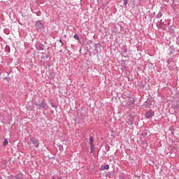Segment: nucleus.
Returning <instances> with one entry per match:
<instances>
[{
	"mask_svg": "<svg viewBox=\"0 0 179 179\" xmlns=\"http://www.w3.org/2000/svg\"><path fill=\"white\" fill-rule=\"evenodd\" d=\"M35 105H36L38 107H40V108H43V113L44 115L45 114V110H48V105L47 104L45 99H43L39 104L35 103Z\"/></svg>",
	"mask_w": 179,
	"mask_h": 179,
	"instance_id": "obj_1",
	"label": "nucleus"
},
{
	"mask_svg": "<svg viewBox=\"0 0 179 179\" xmlns=\"http://www.w3.org/2000/svg\"><path fill=\"white\" fill-rule=\"evenodd\" d=\"M35 27L38 31H44V30L45 29L44 27V24H43V23H41V21H40V20L36 21V22L35 24Z\"/></svg>",
	"mask_w": 179,
	"mask_h": 179,
	"instance_id": "obj_2",
	"label": "nucleus"
},
{
	"mask_svg": "<svg viewBox=\"0 0 179 179\" xmlns=\"http://www.w3.org/2000/svg\"><path fill=\"white\" fill-rule=\"evenodd\" d=\"M135 106V99L134 98H129L126 101V106L128 108H132Z\"/></svg>",
	"mask_w": 179,
	"mask_h": 179,
	"instance_id": "obj_3",
	"label": "nucleus"
},
{
	"mask_svg": "<svg viewBox=\"0 0 179 179\" xmlns=\"http://www.w3.org/2000/svg\"><path fill=\"white\" fill-rule=\"evenodd\" d=\"M31 142L36 146V148H38L40 146V142H38V140L34 139V138H31Z\"/></svg>",
	"mask_w": 179,
	"mask_h": 179,
	"instance_id": "obj_4",
	"label": "nucleus"
},
{
	"mask_svg": "<svg viewBox=\"0 0 179 179\" xmlns=\"http://www.w3.org/2000/svg\"><path fill=\"white\" fill-rule=\"evenodd\" d=\"M155 115V112L152 110L148 111L145 113V118H152Z\"/></svg>",
	"mask_w": 179,
	"mask_h": 179,
	"instance_id": "obj_5",
	"label": "nucleus"
},
{
	"mask_svg": "<svg viewBox=\"0 0 179 179\" xmlns=\"http://www.w3.org/2000/svg\"><path fill=\"white\" fill-rule=\"evenodd\" d=\"M93 142H94L93 137H90V145L91 148H92V149H94V145L93 144Z\"/></svg>",
	"mask_w": 179,
	"mask_h": 179,
	"instance_id": "obj_6",
	"label": "nucleus"
},
{
	"mask_svg": "<svg viewBox=\"0 0 179 179\" xmlns=\"http://www.w3.org/2000/svg\"><path fill=\"white\" fill-rule=\"evenodd\" d=\"M36 48H37V50H44V45L38 44L36 45Z\"/></svg>",
	"mask_w": 179,
	"mask_h": 179,
	"instance_id": "obj_7",
	"label": "nucleus"
},
{
	"mask_svg": "<svg viewBox=\"0 0 179 179\" xmlns=\"http://www.w3.org/2000/svg\"><path fill=\"white\" fill-rule=\"evenodd\" d=\"M26 108L27 111H33V110H34V107H33V106H28Z\"/></svg>",
	"mask_w": 179,
	"mask_h": 179,
	"instance_id": "obj_8",
	"label": "nucleus"
},
{
	"mask_svg": "<svg viewBox=\"0 0 179 179\" xmlns=\"http://www.w3.org/2000/svg\"><path fill=\"white\" fill-rule=\"evenodd\" d=\"M162 16H163V13L162 12H159L157 15H156V18L157 19H160V17H162Z\"/></svg>",
	"mask_w": 179,
	"mask_h": 179,
	"instance_id": "obj_9",
	"label": "nucleus"
},
{
	"mask_svg": "<svg viewBox=\"0 0 179 179\" xmlns=\"http://www.w3.org/2000/svg\"><path fill=\"white\" fill-rule=\"evenodd\" d=\"M110 169V165H105L103 170H108Z\"/></svg>",
	"mask_w": 179,
	"mask_h": 179,
	"instance_id": "obj_10",
	"label": "nucleus"
},
{
	"mask_svg": "<svg viewBox=\"0 0 179 179\" xmlns=\"http://www.w3.org/2000/svg\"><path fill=\"white\" fill-rule=\"evenodd\" d=\"M127 3H128V0H123L124 6H127Z\"/></svg>",
	"mask_w": 179,
	"mask_h": 179,
	"instance_id": "obj_11",
	"label": "nucleus"
},
{
	"mask_svg": "<svg viewBox=\"0 0 179 179\" xmlns=\"http://www.w3.org/2000/svg\"><path fill=\"white\" fill-rule=\"evenodd\" d=\"M8 140L5 138L3 142V146H6V145H8Z\"/></svg>",
	"mask_w": 179,
	"mask_h": 179,
	"instance_id": "obj_12",
	"label": "nucleus"
},
{
	"mask_svg": "<svg viewBox=\"0 0 179 179\" xmlns=\"http://www.w3.org/2000/svg\"><path fill=\"white\" fill-rule=\"evenodd\" d=\"M73 38H75V40H79V36L77 34H74Z\"/></svg>",
	"mask_w": 179,
	"mask_h": 179,
	"instance_id": "obj_13",
	"label": "nucleus"
},
{
	"mask_svg": "<svg viewBox=\"0 0 179 179\" xmlns=\"http://www.w3.org/2000/svg\"><path fill=\"white\" fill-rule=\"evenodd\" d=\"M50 105L52 107H53L54 108H57V106L55 104H54V103L50 102Z\"/></svg>",
	"mask_w": 179,
	"mask_h": 179,
	"instance_id": "obj_14",
	"label": "nucleus"
},
{
	"mask_svg": "<svg viewBox=\"0 0 179 179\" xmlns=\"http://www.w3.org/2000/svg\"><path fill=\"white\" fill-rule=\"evenodd\" d=\"M45 58H50V52H48V54L45 55Z\"/></svg>",
	"mask_w": 179,
	"mask_h": 179,
	"instance_id": "obj_15",
	"label": "nucleus"
},
{
	"mask_svg": "<svg viewBox=\"0 0 179 179\" xmlns=\"http://www.w3.org/2000/svg\"><path fill=\"white\" fill-rule=\"evenodd\" d=\"M14 179H22L20 176H16Z\"/></svg>",
	"mask_w": 179,
	"mask_h": 179,
	"instance_id": "obj_16",
	"label": "nucleus"
},
{
	"mask_svg": "<svg viewBox=\"0 0 179 179\" xmlns=\"http://www.w3.org/2000/svg\"><path fill=\"white\" fill-rule=\"evenodd\" d=\"M93 152H94V148H91V153H93Z\"/></svg>",
	"mask_w": 179,
	"mask_h": 179,
	"instance_id": "obj_17",
	"label": "nucleus"
},
{
	"mask_svg": "<svg viewBox=\"0 0 179 179\" xmlns=\"http://www.w3.org/2000/svg\"><path fill=\"white\" fill-rule=\"evenodd\" d=\"M59 43H62V45H64V43H62V40L59 39Z\"/></svg>",
	"mask_w": 179,
	"mask_h": 179,
	"instance_id": "obj_18",
	"label": "nucleus"
},
{
	"mask_svg": "<svg viewBox=\"0 0 179 179\" xmlns=\"http://www.w3.org/2000/svg\"><path fill=\"white\" fill-rule=\"evenodd\" d=\"M160 23H162V24L164 23V22H163V20H160Z\"/></svg>",
	"mask_w": 179,
	"mask_h": 179,
	"instance_id": "obj_19",
	"label": "nucleus"
},
{
	"mask_svg": "<svg viewBox=\"0 0 179 179\" xmlns=\"http://www.w3.org/2000/svg\"><path fill=\"white\" fill-rule=\"evenodd\" d=\"M4 79H5L6 80H7V79H8V77H5V78H4Z\"/></svg>",
	"mask_w": 179,
	"mask_h": 179,
	"instance_id": "obj_20",
	"label": "nucleus"
},
{
	"mask_svg": "<svg viewBox=\"0 0 179 179\" xmlns=\"http://www.w3.org/2000/svg\"><path fill=\"white\" fill-rule=\"evenodd\" d=\"M173 31H174L173 30H172V31H170V33H173Z\"/></svg>",
	"mask_w": 179,
	"mask_h": 179,
	"instance_id": "obj_21",
	"label": "nucleus"
},
{
	"mask_svg": "<svg viewBox=\"0 0 179 179\" xmlns=\"http://www.w3.org/2000/svg\"><path fill=\"white\" fill-rule=\"evenodd\" d=\"M62 177H59L57 179H62Z\"/></svg>",
	"mask_w": 179,
	"mask_h": 179,
	"instance_id": "obj_22",
	"label": "nucleus"
},
{
	"mask_svg": "<svg viewBox=\"0 0 179 179\" xmlns=\"http://www.w3.org/2000/svg\"><path fill=\"white\" fill-rule=\"evenodd\" d=\"M52 179H55V177L53 176V177H52Z\"/></svg>",
	"mask_w": 179,
	"mask_h": 179,
	"instance_id": "obj_23",
	"label": "nucleus"
},
{
	"mask_svg": "<svg viewBox=\"0 0 179 179\" xmlns=\"http://www.w3.org/2000/svg\"><path fill=\"white\" fill-rule=\"evenodd\" d=\"M124 52H127V50H124Z\"/></svg>",
	"mask_w": 179,
	"mask_h": 179,
	"instance_id": "obj_24",
	"label": "nucleus"
},
{
	"mask_svg": "<svg viewBox=\"0 0 179 179\" xmlns=\"http://www.w3.org/2000/svg\"><path fill=\"white\" fill-rule=\"evenodd\" d=\"M130 124H134V122H131Z\"/></svg>",
	"mask_w": 179,
	"mask_h": 179,
	"instance_id": "obj_25",
	"label": "nucleus"
},
{
	"mask_svg": "<svg viewBox=\"0 0 179 179\" xmlns=\"http://www.w3.org/2000/svg\"><path fill=\"white\" fill-rule=\"evenodd\" d=\"M0 179H2V177L0 176Z\"/></svg>",
	"mask_w": 179,
	"mask_h": 179,
	"instance_id": "obj_26",
	"label": "nucleus"
}]
</instances>
